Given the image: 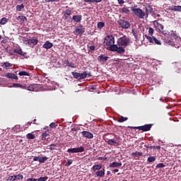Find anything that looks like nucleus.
I'll use <instances>...</instances> for the list:
<instances>
[{
  "instance_id": "obj_1",
  "label": "nucleus",
  "mask_w": 181,
  "mask_h": 181,
  "mask_svg": "<svg viewBox=\"0 0 181 181\" xmlns=\"http://www.w3.org/2000/svg\"><path fill=\"white\" fill-rule=\"evenodd\" d=\"M131 41L129 38L127 36L121 37L117 40V45H113L110 47V52H117L119 54H122L125 53V47L129 46Z\"/></svg>"
},
{
  "instance_id": "obj_2",
  "label": "nucleus",
  "mask_w": 181,
  "mask_h": 181,
  "mask_svg": "<svg viewBox=\"0 0 181 181\" xmlns=\"http://www.w3.org/2000/svg\"><path fill=\"white\" fill-rule=\"evenodd\" d=\"M160 26V35H164V36H170L173 39H177L179 36L176 33V31L171 30L170 32L163 30V25L159 24Z\"/></svg>"
},
{
  "instance_id": "obj_3",
  "label": "nucleus",
  "mask_w": 181,
  "mask_h": 181,
  "mask_svg": "<svg viewBox=\"0 0 181 181\" xmlns=\"http://www.w3.org/2000/svg\"><path fill=\"white\" fill-rule=\"evenodd\" d=\"M132 11L139 19H144L145 18V12L142 9L132 8Z\"/></svg>"
},
{
  "instance_id": "obj_4",
  "label": "nucleus",
  "mask_w": 181,
  "mask_h": 181,
  "mask_svg": "<svg viewBox=\"0 0 181 181\" xmlns=\"http://www.w3.org/2000/svg\"><path fill=\"white\" fill-rule=\"evenodd\" d=\"M104 43L106 44L107 46H112L114 43H115V38L112 35H107L105 37Z\"/></svg>"
},
{
  "instance_id": "obj_5",
  "label": "nucleus",
  "mask_w": 181,
  "mask_h": 181,
  "mask_svg": "<svg viewBox=\"0 0 181 181\" xmlns=\"http://www.w3.org/2000/svg\"><path fill=\"white\" fill-rule=\"evenodd\" d=\"M117 23H119V26L122 28L123 29H129L131 28V24L127 21H125L124 19H119L117 21Z\"/></svg>"
},
{
  "instance_id": "obj_6",
  "label": "nucleus",
  "mask_w": 181,
  "mask_h": 181,
  "mask_svg": "<svg viewBox=\"0 0 181 181\" xmlns=\"http://www.w3.org/2000/svg\"><path fill=\"white\" fill-rule=\"evenodd\" d=\"M84 32H86V28L83 25H79L76 28L74 33V35H80L81 36L84 35Z\"/></svg>"
},
{
  "instance_id": "obj_7",
  "label": "nucleus",
  "mask_w": 181,
  "mask_h": 181,
  "mask_svg": "<svg viewBox=\"0 0 181 181\" xmlns=\"http://www.w3.org/2000/svg\"><path fill=\"white\" fill-rule=\"evenodd\" d=\"M119 140V136H117L115 134V138L113 139H109L107 142V145L112 146V145H119L117 141Z\"/></svg>"
},
{
  "instance_id": "obj_8",
  "label": "nucleus",
  "mask_w": 181,
  "mask_h": 181,
  "mask_svg": "<svg viewBox=\"0 0 181 181\" xmlns=\"http://www.w3.org/2000/svg\"><path fill=\"white\" fill-rule=\"evenodd\" d=\"M137 128L138 129H139V131H143V132H146L148 131H151V128H152V124H148L143 126H139Z\"/></svg>"
},
{
  "instance_id": "obj_9",
  "label": "nucleus",
  "mask_w": 181,
  "mask_h": 181,
  "mask_svg": "<svg viewBox=\"0 0 181 181\" xmlns=\"http://www.w3.org/2000/svg\"><path fill=\"white\" fill-rule=\"evenodd\" d=\"M69 153H78V152H84V147L80 146L78 148H73L68 149Z\"/></svg>"
},
{
  "instance_id": "obj_10",
  "label": "nucleus",
  "mask_w": 181,
  "mask_h": 181,
  "mask_svg": "<svg viewBox=\"0 0 181 181\" xmlns=\"http://www.w3.org/2000/svg\"><path fill=\"white\" fill-rule=\"evenodd\" d=\"M81 134L84 138H88V139H93L94 138V135L90 132L83 131Z\"/></svg>"
},
{
  "instance_id": "obj_11",
  "label": "nucleus",
  "mask_w": 181,
  "mask_h": 181,
  "mask_svg": "<svg viewBox=\"0 0 181 181\" xmlns=\"http://www.w3.org/2000/svg\"><path fill=\"white\" fill-rule=\"evenodd\" d=\"M145 37L146 39H147V40H148L150 43H153L154 42L156 45H159V41L158 40V39H156V37H151L147 35H145Z\"/></svg>"
},
{
  "instance_id": "obj_12",
  "label": "nucleus",
  "mask_w": 181,
  "mask_h": 181,
  "mask_svg": "<svg viewBox=\"0 0 181 181\" xmlns=\"http://www.w3.org/2000/svg\"><path fill=\"white\" fill-rule=\"evenodd\" d=\"M22 179H23V175L19 174L18 175H12L8 177V180H22Z\"/></svg>"
},
{
  "instance_id": "obj_13",
  "label": "nucleus",
  "mask_w": 181,
  "mask_h": 181,
  "mask_svg": "<svg viewBox=\"0 0 181 181\" xmlns=\"http://www.w3.org/2000/svg\"><path fill=\"white\" fill-rule=\"evenodd\" d=\"M71 15H73V11L69 9L65 10V11L64 12V18L65 21H66V19H69V18H70Z\"/></svg>"
},
{
  "instance_id": "obj_14",
  "label": "nucleus",
  "mask_w": 181,
  "mask_h": 181,
  "mask_svg": "<svg viewBox=\"0 0 181 181\" xmlns=\"http://www.w3.org/2000/svg\"><path fill=\"white\" fill-rule=\"evenodd\" d=\"M5 77H6L7 78H12L13 80H18L19 78L18 76H16L15 74L9 72L5 75Z\"/></svg>"
},
{
  "instance_id": "obj_15",
  "label": "nucleus",
  "mask_w": 181,
  "mask_h": 181,
  "mask_svg": "<svg viewBox=\"0 0 181 181\" xmlns=\"http://www.w3.org/2000/svg\"><path fill=\"white\" fill-rule=\"evenodd\" d=\"M39 43V40L37 39H32L29 40L28 42V45L30 47L36 46V45Z\"/></svg>"
},
{
  "instance_id": "obj_16",
  "label": "nucleus",
  "mask_w": 181,
  "mask_h": 181,
  "mask_svg": "<svg viewBox=\"0 0 181 181\" xmlns=\"http://www.w3.org/2000/svg\"><path fill=\"white\" fill-rule=\"evenodd\" d=\"M108 59H110V57H106L104 54H100V56L98 57V62H103V63H105V62H107V60H108Z\"/></svg>"
},
{
  "instance_id": "obj_17",
  "label": "nucleus",
  "mask_w": 181,
  "mask_h": 181,
  "mask_svg": "<svg viewBox=\"0 0 181 181\" xmlns=\"http://www.w3.org/2000/svg\"><path fill=\"white\" fill-rule=\"evenodd\" d=\"M42 47L48 50V49H52V47H53V43L50 42L49 41H46L42 45Z\"/></svg>"
},
{
  "instance_id": "obj_18",
  "label": "nucleus",
  "mask_w": 181,
  "mask_h": 181,
  "mask_svg": "<svg viewBox=\"0 0 181 181\" xmlns=\"http://www.w3.org/2000/svg\"><path fill=\"white\" fill-rule=\"evenodd\" d=\"M105 175V169L98 170L95 173V176H97L98 177H104Z\"/></svg>"
},
{
  "instance_id": "obj_19",
  "label": "nucleus",
  "mask_w": 181,
  "mask_h": 181,
  "mask_svg": "<svg viewBox=\"0 0 181 181\" xmlns=\"http://www.w3.org/2000/svg\"><path fill=\"white\" fill-rule=\"evenodd\" d=\"M64 64L67 66L68 67H71V69H76V65L73 62H70L69 60H64Z\"/></svg>"
},
{
  "instance_id": "obj_20",
  "label": "nucleus",
  "mask_w": 181,
  "mask_h": 181,
  "mask_svg": "<svg viewBox=\"0 0 181 181\" xmlns=\"http://www.w3.org/2000/svg\"><path fill=\"white\" fill-rule=\"evenodd\" d=\"M122 163L121 162H113L110 164V168H121Z\"/></svg>"
},
{
  "instance_id": "obj_21",
  "label": "nucleus",
  "mask_w": 181,
  "mask_h": 181,
  "mask_svg": "<svg viewBox=\"0 0 181 181\" xmlns=\"http://www.w3.org/2000/svg\"><path fill=\"white\" fill-rule=\"evenodd\" d=\"M83 16L81 15H76L72 17V21H74V22L79 23L81 22Z\"/></svg>"
},
{
  "instance_id": "obj_22",
  "label": "nucleus",
  "mask_w": 181,
  "mask_h": 181,
  "mask_svg": "<svg viewBox=\"0 0 181 181\" xmlns=\"http://www.w3.org/2000/svg\"><path fill=\"white\" fill-rule=\"evenodd\" d=\"M162 40H163L164 43H165V45H168V46H175V42L169 40H166V38H162Z\"/></svg>"
},
{
  "instance_id": "obj_23",
  "label": "nucleus",
  "mask_w": 181,
  "mask_h": 181,
  "mask_svg": "<svg viewBox=\"0 0 181 181\" xmlns=\"http://www.w3.org/2000/svg\"><path fill=\"white\" fill-rule=\"evenodd\" d=\"M144 155V153L141 151H136L132 153V158H139V156H142Z\"/></svg>"
},
{
  "instance_id": "obj_24",
  "label": "nucleus",
  "mask_w": 181,
  "mask_h": 181,
  "mask_svg": "<svg viewBox=\"0 0 181 181\" xmlns=\"http://www.w3.org/2000/svg\"><path fill=\"white\" fill-rule=\"evenodd\" d=\"M36 87H37V84L33 83V84L30 85L28 87H27V90L28 91H35V88Z\"/></svg>"
},
{
  "instance_id": "obj_25",
  "label": "nucleus",
  "mask_w": 181,
  "mask_h": 181,
  "mask_svg": "<svg viewBox=\"0 0 181 181\" xmlns=\"http://www.w3.org/2000/svg\"><path fill=\"white\" fill-rule=\"evenodd\" d=\"M14 53H16L17 54H20V56H25V53L23 51H22V49H17L13 50Z\"/></svg>"
},
{
  "instance_id": "obj_26",
  "label": "nucleus",
  "mask_w": 181,
  "mask_h": 181,
  "mask_svg": "<svg viewBox=\"0 0 181 181\" xmlns=\"http://www.w3.org/2000/svg\"><path fill=\"white\" fill-rule=\"evenodd\" d=\"M18 21H20V22H21L22 23H23V22H26L28 21V18H26V17L23 16H19L17 18Z\"/></svg>"
},
{
  "instance_id": "obj_27",
  "label": "nucleus",
  "mask_w": 181,
  "mask_h": 181,
  "mask_svg": "<svg viewBox=\"0 0 181 181\" xmlns=\"http://www.w3.org/2000/svg\"><path fill=\"white\" fill-rule=\"evenodd\" d=\"M132 33H133V35L134 36L135 40H138V35H139V31L136 30H132Z\"/></svg>"
},
{
  "instance_id": "obj_28",
  "label": "nucleus",
  "mask_w": 181,
  "mask_h": 181,
  "mask_svg": "<svg viewBox=\"0 0 181 181\" xmlns=\"http://www.w3.org/2000/svg\"><path fill=\"white\" fill-rule=\"evenodd\" d=\"M12 66V64L6 62L3 63L2 67H4V69H9V67Z\"/></svg>"
},
{
  "instance_id": "obj_29",
  "label": "nucleus",
  "mask_w": 181,
  "mask_h": 181,
  "mask_svg": "<svg viewBox=\"0 0 181 181\" xmlns=\"http://www.w3.org/2000/svg\"><path fill=\"white\" fill-rule=\"evenodd\" d=\"M125 121H128V117L122 116L117 119L118 122H125Z\"/></svg>"
},
{
  "instance_id": "obj_30",
  "label": "nucleus",
  "mask_w": 181,
  "mask_h": 181,
  "mask_svg": "<svg viewBox=\"0 0 181 181\" xmlns=\"http://www.w3.org/2000/svg\"><path fill=\"white\" fill-rule=\"evenodd\" d=\"M72 76L74 78L80 80V73L78 72H71Z\"/></svg>"
},
{
  "instance_id": "obj_31",
  "label": "nucleus",
  "mask_w": 181,
  "mask_h": 181,
  "mask_svg": "<svg viewBox=\"0 0 181 181\" xmlns=\"http://www.w3.org/2000/svg\"><path fill=\"white\" fill-rule=\"evenodd\" d=\"M27 139H35V138H36V136H35V134H32V133H28L26 135Z\"/></svg>"
},
{
  "instance_id": "obj_32",
  "label": "nucleus",
  "mask_w": 181,
  "mask_h": 181,
  "mask_svg": "<svg viewBox=\"0 0 181 181\" xmlns=\"http://www.w3.org/2000/svg\"><path fill=\"white\" fill-rule=\"evenodd\" d=\"M102 168L103 166L101 165H95L93 166L92 169L93 170L95 171V170H100Z\"/></svg>"
},
{
  "instance_id": "obj_33",
  "label": "nucleus",
  "mask_w": 181,
  "mask_h": 181,
  "mask_svg": "<svg viewBox=\"0 0 181 181\" xmlns=\"http://www.w3.org/2000/svg\"><path fill=\"white\" fill-rule=\"evenodd\" d=\"M19 76H28V77L30 76V74L29 72H26L25 71H21L18 73Z\"/></svg>"
},
{
  "instance_id": "obj_34",
  "label": "nucleus",
  "mask_w": 181,
  "mask_h": 181,
  "mask_svg": "<svg viewBox=\"0 0 181 181\" xmlns=\"http://www.w3.org/2000/svg\"><path fill=\"white\" fill-rule=\"evenodd\" d=\"M8 22V18L4 17L0 20V25H6V23Z\"/></svg>"
},
{
  "instance_id": "obj_35",
  "label": "nucleus",
  "mask_w": 181,
  "mask_h": 181,
  "mask_svg": "<svg viewBox=\"0 0 181 181\" xmlns=\"http://www.w3.org/2000/svg\"><path fill=\"white\" fill-rule=\"evenodd\" d=\"M87 77V72L84 71L81 74H80V80H83V78H86Z\"/></svg>"
},
{
  "instance_id": "obj_36",
  "label": "nucleus",
  "mask_w": 181,
  "mask_h": 181,
  "mask_svg": "<svg viewBox=\"0 0 181 181\" xmlns=\"http://www.w3.org/2000/svg\"><path fill=\"white\" fill-rule=\"evenodd\" d=\"M103 0H84V2H90L91 4H94V2H96V4H98L101 2Z\"/></svg>"
},
{
  "instance_id": "obj_37",
  "label": "nucleus",
  "mask_w": 181,
  "mask_h": 181,
  "mask_svg": "<svg viewBox=\"0 0 181 181\" xmlns=\"http://www.w3.org/2000/svg\"><path fill=\"white\" fill-rule=\"evenodd\" d=\"M104 26H105V23H104V22H99L98 23V29H103Z\"/></svg>"
},
{
  "instance_id": "obj_38",
  "label": "nucleus",
  "mask_w": 181,
  "mask_h": 181,
  "mask_svg": "<svg viewBox=\"0 0 181 181\" xmlns=\"http://www.w3.org/2000/svg\"><path fill=\"white\" fill-rule=\"evenodd\" d=\"M42 135L43 136L44 138L45 136L47 138H49V136H50V132H49V130H47Z\"/></svg>"
},
{
  "instance_id": "obj_39",
  "label": "nucleus",
  "mask_w": 181,
  "mask_h": 181,
  "mask_svg": "<svg viewBox=\"0 0 181 181\" xmlns=\"http://www.w3.org/2000/svg\"><path fill=\"white\" fill-rule=\"evenodd\" d=\"M25 8V6L23 4L21 5H17L16 6V11H21L22 9Z\"/></svg>"
},
{
  "instance_id": "obj_40",
  "label": "nucleus",
  "mask_w": 181,
  "mask_h": 181,
  "mask_svg": "<svg viewBox=\"0 0 181 181\" xmlns=\"http://www.w3.org/2000/svg\"><path fill=\"white\" fill-rule=\"evenodd\" d=\"M47 179H49V177H41L37 179V181H46Z\"/></svg>"
},
{
  "instance_id": "obj_41",
  "label": "nucleus",
  "mask_w": 181,
  "mask_h": 181,
  "mask_svg": "<svg viewBox=\"0 0 181 181\" xmlns=\"http://www.w3.org/2000/svg\"><path fill=\"white\" fill-rule=\"evenodd\" d=\"M147 149H159V146H146Z\"/></svg>"
},
{
  "instance_id": "obj_42",
  "label": "nucleus",
  "mask_w": 181,
  "mask_h": 181,
  "mask_svg": "<svg viewBox=\"0 0 181 181\" xmlns=\"http://www.w3.org/2000/svg\"><path fill=\"white\" fill-rule=\"evenodd\" d=\"M13 87H15L16 88H21V87H22V84H21V83H13Z\"/></svg>"
},
{
  "instance_id": "obj_43",
  "label": "nucleus",
  "mask_w": 181,
  "mask_h": 181,
  "mask_svg": "<svg viewBox=\"0 0 181 181\" xmlns=\"http://www.w3.org/2000/svg\"><path fill=\"white\" fill-rule=\"evenodd\" d=\"M175 12H181V6H175Z\"/></svg>"
},
{
  "instance_id": "obj_44",
  "label": "nucleus",
  "mask_w": 181,
  "mask_h": 181,
  "mask_svg": "<svg viewBox=\"0 0 181 181\" xmlns=\"http://www.w3.org/2000/svg\"><path fill=\"white\" fill-rule=\"evenodd\" d=\"M49 127L50 128H56L57 127V124L54 122H52L50 124H49Z\"/></svg>"
},
{
  "instance_id": "obj_45",
  "label": "nucleus",
  "mask_w": 181,
  "mask_h": 181,
  "mask_svg": "<svg viewBox=\"0 0 181 181\" xmlns=\"http://www.w3.org/2000/svg\"><path fill=\"white\" fill-rule=\"evenodd\" d=\"M148 34L151 35V36H152V35H153V28H149Z\"/></svg>"
},
{
  "instance_id": "obj_46",
  "label": "nucleus",
  "mask_w": 181,
  "mask_h": 181,
  "mask_svg": "<svg viewBox=\"0 0 181 181\" xmlns=\"http://www.w3.org/2000/svg\"><path fill=\"white\" fill-rule=\"evenodd\" d=\"M122 11L124 12V13H128V12H129V10L127 8H122Z\"/></svg>"
},
{
  "instance_id": "obj_47",
  "label": "nucleus",
  "mask_w": 181,
  "mask_h": 181,
  "mask_svg": "<svg viewBox=\"0 0 181 181\" xmlns=\"http://www.w3.org/2000/svg\"><path fill=\"white\" fill-rule=\"evenodd\" d=\"M34 160H38L40 163H45L46 162V159H34Z\"/></svg>"
},
{
  "instance_id": "obj_48",
  "label": "nucleus",
  "mask_w": 181,
  "mask_h": 181,
  "mask_svg": "<svg viewBox=\"0 0 181 181\" xmlns=\"http://www.w3.org/2000/svg\"><path fill=\"white\" fill-rule=\"evenodd\" d=\"M71 163H73V160H68V161L65 164V166H69V165H71Z\"/></svg>"
},
{
  "instance_id": "obj_49",
  "label": "nucleus",
  "mask_w": 181,
  "mask_h": 181,
  "mask_svg": "<svg viewBox=\"0 0 181 181\" xmlns=\"http://www.w3.org/2000/svg\"><path fill=\"white\" fill-rule=\"evenodd\" d=\"M175 6H170L168 7V11H175Z\"/></svg>"
},
{
  "instance_id": "obj_50",
  "label": "nucleus",
  "mask_w": 181,
  "mask_h": 181,
  "mask_svg": "<svg viewBox=\"0 0 181 181\" xmlns=\"http://www.w3.org/2000/svg\"><path fill=\"white\" fill-rule=\"evenodd\" d=\"M56 146H57L56 144H51L49 149L51 151H53L56 148Z\"/></svg>"
},
{
  "instance_id": "obj_51",
  "label": "nucleus",
  "mask_w": 181,
  "mask_h": 181,
  "mask_svg": "<svg viewBox=\"0 0 181 181\" xmlns=\"http://www.w3.org/2000/svg\"><path fill=\"white\" fill-rule=\"evenodd\" d=\"M20 88H22L23 90H28V86H26V85H21Z\"/></svg>"
},
{
  "instance_id": "obj_52",
  "label": "nucleus",
  "mask_w": 181,
  "mask_h": 181,
  "mask_svg": "<svg viewBox=\"0 0 181 181\" xmlns=\"http://www.w3.org/2000/svg\"><path fill=\"white\" fill-rule=\"evenodd\" d=\"M117 2L119 4V5H124V0H117Z\"/></svg>"
},
{
  "instance_id": "obj_53",
  "label": "nucleus",
  "mask_w": 181,
  "mask_h": 181,
  "mask_svg": "<svg viewBox=\"0 0 181 181\" xmlns=\"http://www.w3.org/2000/svg\"><path fill=\"white\" fill-rule=\"evenodd\" d=\"M127 128H129L130 129H138V127L128 126Z\"/></svg>"
},
{
  "instance_id": "obj_54",
  "label": "nucleus",
  "mask_w": 181,
  "mask_h": 181,
  "mask_svg": "<svg viewBox=\"0 0 181 181\" xmlns=\"http://www.w3.org/2000/svg\"><path fill=\"white\" fill-rule=\"evenodd\" d=\"M26 181H37V179L35 178H28Z\"/></svg>"
},
{
  "instance_id": "obj_55",
  "label": "nucleus",
  "mask_w": 181,
  "mask_h": 181,
  "mask_svg": "<svg viewBox=\"0 0 181 181\" xmlns=\"http://www.w3.org/2000/svg\"><path fill=\"white\" fill-rule=\"evenodd\" d=\"M90 50H92V51H94L95 50V47H94V45H91L90 47H89Z\"/></svg>"
},
{
  "instance_id": "obj_56",
  "label": "nucleus",
  "mask_w": 181,
  "mask_h": 181,
  "mask_svg": "<svg viewBox=\"0 0 181 181\" xmlns=\"http://www.w3.org/2000/svg\"><path fill=\"white\" fill-rule=\"evenodd\" d=\"M24 45H28L29 40H23Z\"/></svg>"
},
{
  "instance_id": "obj_57",
  "label": "nucleus",
  "mask_w": 181,
  "mask_h": 181,
  "mask_svg": "<svg viewBox=\"0 0 181 181\" xmlns=\"http://www.w3.org/2000/svg\"><path fill=\"white\" fill-rule=\"evenodd\" d=\"M34 159H47V157H42V158L35 157Z\"/></svg>"
},
{
  "instance_id": "obj_58",
  "label": "nucleus",
  "mask_w": 181,
  "mask_h": 181,
  "mask_svg": "<svg viewBox=\"0 0 181 181\" xmlns=\"http://www.w3.org/2000/svg\"><path fill=\"white\" fill-rule=\"evenodd\" d=\"M41 139L42 141H46V139H47V137L43 136V135L42 134Z\"/></svg>"
},
{
  "instance_id": "obj_59",
  "label": "nucleus",
  "mask_w": 181,
  "mask_h": 181,
  "mask_svg": "<svg viewBox=\"0 0 181 181\" xmlns=\"http://www.w3.org/2000/svg\"><path fill=\"white\" fill-rule=\"evenodd\" d=\"M159 168H165V164L163 163H159Z\"/></svg>"
},
{
  "instance_id": "obj_60",
  "label": "nucleus",
  "mask_w": 181,
  "mask_h": 181,
  "mask_svg": "<svg viewBox=\"0 0 181 181\" xmlns=\"http://www.w3.org/2000/svg\"><path fill=\"white\" fill-rule=\"evenodd\" d=\"M45 2H47V3H49V2H56V0H45Z\"/></svg>"
},
{
  "instance_id": "obj_61",
  "label": "nucleus",
  "mask_w": 181,
  "mask_h": 181,
  "mask_svg": "<svg viewBox=\"0 0 181 181\" xmlns=\"http://www.w3.org/2000/svg\"><path fill=\"white\" fill-rule=\"evenodd\" d=\"M148 162H155V159H148Z\"/></svg>"
},
{
  "instance_id": "obj_62",
  "label": "nucleus",
  "mask_w": 181,
  "mask_h": 181,
  "mask_svg": "<svg viewBox=\"0 0 181 181\" xmlns=\"http://www.w3.org/2000/svg\"><path fill=\"white\" fill-rule=\"evenodd\" d=\"M119 170H118V169H115V170H113V172H115V173H117V172H119Z\"/></svg>"
},
{
  "instance_id": "obj_63",
  "label": "nucleus",
  "mask_w": 181,
  "mask_h": 181,
  "mask_svg": "<svg viewBox=\"0 0 181 181\" xmlns=\"http://www.w3.org/2000/svg\"><path fill=\"white\" fill-rule=\"evenodd\" d=\"M148 159H155V158H153L152 156H149V157H148Z\"/></svg>"
},
{
  "instance_id": "obj_64",
  "label": "nucleus",
  "mask_w": 181,
  "mask_h": 181,
  "mask_svg": "<svg viewBox=\"0 0 181 181\" xmlns=\"http://www.w3.org/2000/svg\"><path fill=\"white\" fill-rule=\"evenodd\" d=\"M107 175H111V172L107 171Z\"/></svg>"
}]
</instances>
